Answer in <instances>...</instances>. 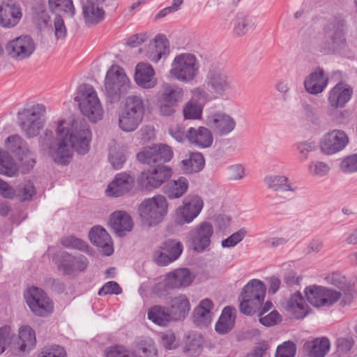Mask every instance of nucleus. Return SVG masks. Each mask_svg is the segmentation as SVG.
<instances>
[{
  "mask_svg": "<svg viewBox=\"0 0 357 357\" xmlns=\"http://www.w3.org/2000/svg\"><path fill=\"white\" fill-rule=\"evenodd\" d=\"M134 186L133 178L126 173L117 174L106 189L107 196L119 197L128 193Z\"/></svg>",
  "mask_w": 357,
  "mask_h": 357,
  "instance_id": "obj_22",
  "label": "nucleus"
},
{
  "mask_svg": "<svg viewBox=\"0 0 357 357\" xmlns=\"http://www.w3.org/2000/svg\"><path fill=\"white\" fill-rule=\"evenodd\" d=\"M357 296V291L354 285L340 291V298L338 301L341 308L348 307L352 305Z\"/></svg>",
  "mask_w": 357,
  "mask_h": 357,
  "instance_id": "obj_56",
  "label": "nucleus"
},
{
  "mask_svg": "<svg viewBox=\"0 0 357 357\" xmlns=\"http://www.w3.org/2000/svg\"><path fill=\"white\" fill-rule=\"evenodd\" d=\"M213 303L209 298H205L200 301L193 311V321L199 327L208 326L212 320Z\"/></svg>",
  "mask_w": 357,
  "mask_h": 357,
  "instance_id": "obj_29",
  "label": "nucleus"
},
{
  "mask_svg": "<svg viewBox=\"0 0 357 357\" xmlns=\"http://www.w3.org/2000/svg\"><path fill=\"white\" fill-rule=\"evenodd\" d=\"M59 257L58 268L63 271L65 275H71L75 271H83L88 266V259L82 255L73 256L66 251H62L59 254Z\"/></svg>",
  "mask_w": 357,
  "mask_h": 357,
  "instance_id": "obj_20",
  "label": "nucleus"
},
{
  "mask_svg": "<svg viewBox=\"0 0 357 357\" xmlns=\"http://www.w3.org/2000/svg\"><path fill=\"white\" fill-rule=\"evenodd\" d=\"M19 340L17 344L20 352L32 349L36 343L34 331L29 326H23L19 330Z\"/></svg>",
  "mask_w": 357,
  "mask_h": 357,
  "instance_id": "obj_41",
  "label": "nucleus"
},
{
  "mask_svg": "<svg viewBox=\"0 0 357 357\" xmlns=\"http://www.w3.org/2000/svg\"><path fill=\"white\" fill-rule=\"evenodd\" d=\"M183 89L178 85L165 83L162 86L158 98L178 105L183 100Z\"/></svg>",
  "mask_w": 357,
  "mask_h": 357,
  "instance_id": "obj_42",
  "label": "nucleus"
},
{
  "mask_svg": "<svg viewBox=\"0 0 357 357\" xmlns=\"http://www.w3.org/2000/svg\"><path fill=\"white\" fill-rule=\"evenodd\" d=\"M340 298V291L323 287L321 307H332L338 302Z\"/></svg>",
  "mask_w": 357,
  "mask_h": 357,
  "instance_id": "obj_55",
  "label": "nucleus"
},
{
  "mask_svg": "<svg viewBox=\"0 0 357 357\" xmlns=\"http://www.w3.org/2000/svg\"><path fill=\"white\" fill-rule=\"evenodd\" d=\"M123 109L144 117L145 103L142 97L137 95L129 96L126 98Z\"/></svg>",
  "mask_w": 357,
  "mask_h": 357,
  "instance_id": "obj_46",
  "label": "nucleus"
},
{
  "mask_svg": "<svg viewBox=\"0 0 357 357\" xmlns=\"http://www.w3.org/2000/svg\"><path fill=\"white\" fill-rule=\"evenodd\" d=\"M183 250V245L178 240L167 239L162 243L160 250L155 253V261L160 266H166L177 260Z\"/></svg>",
  "mask_w": 357,
  "mask_h": 357,
  "instance_id": "obj_16",
  "label": "nucleus"
},
{
  "mask_svg": "<svg viewBox=\"0 0 357 357\" xmlns=\"http://www.w3.org/2000/svg\"><path fill=\"white\" fill-rule=\"evenodd\" d=\"M188 139L199 148H208L213 142V137L210 130L200 126L198 128H190L188 130Z\"/></svg>",
  "mask_w": 357,
  "mask_h": 357,
  "instance_id": "obj_30",
  "label": "nucleus"
},
{
  "mask_svg": "<svg viewBox=\"0 0 357 357\" xmlns=\"http://www.w3.org/2000/svg\"><path fill=\"white\" fill-rule=\"evenodd\" d=\"M185 119H200L202 114V107L197 102L188 101L183 108Z\"/></svg>",
  "mask_w": 357,
  "mask_h": 357,
  "instance_id": "obj_51",
  "label": "nucleus"
},
{
  "mask_svg": "<svg viewBox=\"0 0 357 357\" xmlns=\"http://www.w3.org/2000/svg\"><path fill=\"white\" fill-rule=\"evenodd\" d=\"M129 87L130 80L123 69L118 66H112L105 79V93L110 102H118L121 96L127 93Z\"/></svg>",
  "mask_w": 357,
  "mask_h": 357,
  "instance_id": "obj_7",
  "label": "nucleus"
},
{
  "mask_svg": "<svg viewBox=\"0 0 357 357\" xmlns=\"http://www.w3.org/2000/svg\"><path fill=\"white\" fill-rule=\"evenodd\" d=\"M355 344L353 337L348 335L340 337L335 341L336 351L339 355H345L351 351Z\"/></svg>",
  "mask_w": 357,
  "mask_h": 357,
  "instance_id": "obj_57",
  "label": "nucleus"
},
{
  "mask_svg": "<svg viewBox=\"0 0 357 357\" xmlns=\"http://www.w3.org/2000/svg\"><path fill=\"white\" fill-rule=\"evenodd\" d=\"M330 341L327 337L315 338L303 344V350L309 357H324L330 349Z\"/></svg>",
  "mask_w": 357,
  "mask_h": 357,
  "instance_id": "obj_36",
  "label": "nucleus"
},
{
  "mask_svg": "<svg viewBox=\"0 0 357 357\" xmlns=\"http://www.w3.org/2000/svg\"><path fill=\"white\" fill-rule=\"evenodd\" d=\"M204 86L215 98L222 96L231 89V81L221 65L213 63L210 66Z\"/></svg>",
  "mask_w": 357,
  "mask_h": 357,
  "instance_id": "obj_9",
  "label": "nucleus"
},
{
  "mask_svg": "<svg viewBox=\"0 0 357 357\" xmlns=\"http://www.w3.org/2000/svg\"><path fill=\"white\" fill-rule=\"evenodd\" d=\"M172 148L165 144H154L144 147L137 154V160L142 164L155 166L164 165L173 158Z\"/></svg>",
  "mask_w": 357,
  "mask_h": 357,
  "instance_id": "obj_11",
  "label": "nucleus"
},
{
  "mask_svg": "<svg viewBox=\"0 0 357 357\" xmlns=\"http://www.w3.org/2000/svg\"><path fill=\"white\" fill-rule=\"evenodd\" d=\"M45 107L42 104H36L18 112L20 126L27 138L38 135L45 123Z\"/></svg>",
  "mask_w": 357,
  "mask_h": 357,
  "instance_id": "obj_6",
  "label": "nucleus"
},
{
  "mask_svg": "<svg viewBox=\"0 0 357 357\" xmlns=\"http://www.w3.org/2000/svg\"><path fill=\"white\" fill-rule=\"evenodd\" d=\"M266 291V286L261 280L252 279L248 282L238 297L241 312L248 316L257 312L262 306Z\"/></svg>",
  "mask_w": 357,
  "mask_h": 357,
  "instance_id": "obj_3",
  "label": "nucleus"
},
{
  "mask_svg": "<svg viewBox=\"0 0 357 357\" xmlns=\"http://www.w3.org/2000/svg\"><path fill=\"white\" fill-rule=\"evenodd\" d=\"M214 230L211 223L202 222L195 227L188 234V241L190 248L196 252H202L211 243Z\"/></svg>",
  "mask_w": 357,
  "mask_h": 357,
  "instance_id": "obj_12",
  "label": "nucleus"
},
{
  "mask_svg": "<svg viewBox=\"0 0 357 357\" xmlns=\"http://www.w3.org/2000/svg\"><path fill=\"white\" fill-rule=\"evenodd\" d=\"M296 351V344L292 342H285L278 346L276 350L275 357H294Z\"/></svg>",
  "mask_w": 357,
  "mask_h": 357,
  "instance_id": "obj_63",
  "label": "nucleus"
},
{
  "mask_svg": "<svg viewBox=\"0 0 357 357\" xmlns=\"http://www.w3.org/2000/svg\"><path fill=\"white\" fill-rule=\"evenodd\" d=\"M30 310L40 317L47 316L53 310V305L46 294L40 288L32 287L24 295Z\"/></svg>",
  "mask_w": 357,
  "mask_h": 357,
  "instance_id": "obj_13",
  "label": "nucleus"
},
{
  "mask_svg": "<svg viewBox=\"0 0 357 357\" xmlns=\"http://www.w3.org/2000/svg\"><path fill=\"white\" fill-rule=\"evenodd\" d=\"M89 237L93 245L102 248L105 255L109 256L114 252L111 237L103 227H93L89 232Z\"/></svg>",
  "mask_w": 357,
  "mask_h": 357,
  "instance_id": "obj_27",
  "label": "nucleus"
},
{
  "mask_svg": "<svg viewBox=\"0 0 357 357\" xmlns=\"http://www.w3.org/2000/svg\"><path fill=\"white\" fill-rule=\"evenodd\" d=\"M6 148L15 154L19 160H26L29 165L33 166L36 162L33 153L28 149L26 142L19 135H13L5 140Z\"/></svg>",
  "mask_w": 357,
  "mask_h": 357,
  "instance_id": "obj_21",
  "label": "nucleus"
},
{
  "mask_svg": "<svg viewBox=\"0 0 357 357\" xmlns=\"http://www.w3.org/2000/svg\"><path fill=\"white\" fill-rule=\"evenodd\" d=\"M206 122L216 134L220 136L229 134L236 127L235 120L229 115L222 112L213 113L208 116Z\"/></svg>",
  "mask_w": 357,
  "mask_h": 357,
  "instance_id": "obj_19",
  "label": "nucleus"
},
{
  "mask_svg": "<svg viewBox=\"0 0 357 357\" xmlns=\"http://www.w3.org/2000/svg\"><path fill=\"white\" fill-rule=\"evenodd\" d=\"M147 317L153 323L160 326H167L172 321L169 309L161 305L151 307L148 311Z\"/></svg>",
  "mask_w": 357,
  "mask_h": 357,
  "instance_id": "obj_40",
  "label": "nucleus"
},
{
  "mask_svg": "<svg viewBox=\"0 0 357 357\" xmlns=\"http://www.w3.org/2000/svg\"><path fill=\"white\" fill-rule=\"evenodd\" d=\"M348 142L349 138L344 131L333 130L323 136L320 148L323 153L332 155L344 149Z\"/></svg>",
  "mask_w": 357,
  "mask_h": 357,
  "instance_id": "obj_17",
  "label": "nucleus"
},
{
  "mask_svg": "<svg viewBox=\"0 0 357 357\" xmlns=\"http://www.w3.org/2000/svg\"><path fill=\"white\" fill-rule=\"evenodd\" d=\"M256 17L250 13H237L231 22L234 37H243L254 30L256 28Z\"/></svg>",
  "mask_w": 357,
  "mask_h": 357,
  "instance_id": "obj_23",
  "label": "nucleus"
},
{
  "mask_svg": "<svg viewBox=\"0 0 357 357\" xmlns=\"http://www.w3.org/2000/svg\"><path fill=\"white\" fill-rule=\"evenodd\" d=\"M39 357H67V354L62 347L53 345L44 348L40 352Z\"/></svg>",
  "mask_w": 357,
  "mask_h": 357,
  "instance_id": "obj_64",
  "label": "nucleus"
},
{
  "mask_svg": "<svg viewBox=\"0 0 357 357\" xmlns=\"http://www.w3.org/2000/svg\"><path fill=\"white\" fill-rule=\"evenodd\" d=\"M189 187L188 180L183 176L176 180H172L164 187V192L171 199L181 197L188 191Z\"/></svg>",
  "mask_w": 357,
  "mask_h": 357,
  "instance_id": "obj_37",
  "label": "nucleus"
},
{
  "mask_svg": "<svg viewBox=\"0 0 357 357\" xmlns=\"http://www.w3.org/2000/svg\"><path fill=\"white\" fill-rule=\"evenodd\" d=\"M203 206V200L198 195L185 197L183 205L176 211V221L181 225L192 222L200 213Z\"/></svg>",
  "mask_w": 357,
  "mask_h": 357,
  "instance_id": "obj_14",
  "label": "nucleus"
},
{
  "mask_svg": "<svg viewBox=\"0 0 357 357\" xmlns=\"http://www.w3.org/2000/svg\"><path fill=\"white\" fill-rule=\"evenodd\" d=\"M352 93L351 88L344 86L342 84H336L328 96L330 105L334 108L343 107L351 99Z\"/></svg>",
  "mask_w": 357,
  "mask_h": 357,
  "instance_id": "obj_33",
  "label": "nucleus"
},
{
  "mask_svg": "<svg viewBox=\"0 0 357 357\" xmlns=\"http://www.w3.org/2000/svg\"><path fill=\"white\" fill-rule=\"evenodd\" d=\"M172 321L183 319L190 310V303L185 295H179L171 300L170 306L168 308Z\"/></svg>",
  "mask_w": 357,
  "mask_h": 357,
  "instance_id": "obj_34",
  "label": "nucleus"
},
{
  "mask_svg": "<svg viewBox=\"0 0 357 357\" xmlns=\"http://www.w3.org/2000/svg\"><path fill=\"white\" fill-rule=\"evenodd\" d=\"M110 225L116 234L122 236L126 232L131 231L133 227L131 216L125 211H116L110 218Z\"/></svg>",
  "mask_w": 357,
  "mask_h": 357,
  "instance_id": "obj_31",
  "label": "nucleus"
},
{
  "mask_svg": "<svg viewBox=\"0 0 357 357\" xmlns=\"http://www.w3.org/2000/svg\"><path fill=\"white\" fill-rule=\"evenodd\" d=\"M56 135L54 138L53 132L46 129L39 138V146L48 151V155L56 164L68 165L74 151L80 155L89 152L92 132L85 119L77 118L70 122L59 121Z\"/></svg>",
  "mask_w": 357,
  "mask_h": 357,
  "instance_id": "obj_1",
  "label": "nucleus"
},
{
  "mask_svg": "<svg viewBox=\"0 0 357 357\" xmlns=\"http://www.w3.org/2000/svg\"><path fill=\"white\" fill-rule=\"evenodd\" d=\"M307 171L312 176L323 177L328 174L330 166L324 161L312 160L308 165Z\"/></svg>",
  "mask_w": 357,
  "mask_h": 357,
  "instance_id": "obj_52",
  "label": "nucleus"
},
{
  "mask_svg": "<svg viewBox=\"0 0 357 357\" xmlns=\"http://www.w3.org/2000/svg\"><path fill=\"white\" fill-rule=\"evenodd\" d=\"M137 347L139 351L144 355V357H155L157 355V350L153 340L150 338L139 342Z\"/></svg>",
  "mask_w": 357,
  "mask_h": 357,
  "instance_id": "obj_61",
  "label": "nucleus"
},
{
  "mask_svg": "<svg viewBox=\"0 0 357 357\" xmlns=\"http://www.w3.org/2000/svg\"><path fill=\"white\" fill-rule=\"evenodd\" d=\"M154 75L155 71L151 65L144 63L137 65L135 80L140 87L144 89L153 88L157 84Z\"/></svg>",
  "mask_w": 357,
  "mask_h": 357,
  "instance_id": "obj_28",
  "label": "nucleus"
},
{
  "mask_svg": "<svg viewBox=\"0 0 357 357\" xmlns=\"http://www.w3.org/2000/svg\"><path fill=\"white\" fill-rule=\"evenodd\" d=\"M18 168L8 153L0 149V174L13 176L17 174Z\"/></svg>",
  "mask_w": 357,
  "mask_h": 357,
  "instance_id": "obj_47",
  "label": "nucleus"
},
{
  "mask_svg": "<svg viewBox=\"0 0 357 357\" xmlns=\"http://www.w3.org/2000/svg\"><path fill=\"white\" fill-rule=\"evenodd\" d=\"M168 204L163 195H156L144 200L139 207V215L142 221L151 226L163 219L167 213Z\"/></svg>",
  "mask_w": 357,
  "mask_h": 357,
  "instance_id": "obj_8",
  "label": "nucleus"
},
{
  "mask_svg": "<svg viewBox=\"0 0 357 357\" xmlns=\"http://www.w3.org/2000/svg\"><path fill=\"white\" fill-rule=\"evenodd\" d=\"M246 234L247 231L244 228L240 229L227 238L222 240L221 245L222 248H233L240 243Z\"/></svg>",
  "mask_w": 357,
  "mask_h": 357,
  "instance_id": "obj_60",
  "label": "nucleus"
},
{
  "mask_svg": "<svg viewBox=\"0 0 357 357\" xmlns=\"http://www.w3.org/2000/svg\"><path fill=\"white\" fill-rule=\"evenodd\" d=\"M264 181L267 188L273 191L296 192L298 190V187L284 175H268Z\"/></svg>",
  "mask_w": 357,
  "mask_h": 357,
  "instance_id": "obj_32",
  "label": "nucleus"
},
{
  "mask_svg": "<svg viewBox=\"0 0 357 357\" xmlns=\"http://www.w3.org/2000/svg\"><path fill=\"white\" fill-rule=\"evenodd\" d=\"M202 338L200 335L190 334L183 347V352L192 356H198L202 351Z\"/></svg>",
  "mask_w": 357,
  "mask_h": 357,
  "instance_id": "obj_48",
  "label": "nucleus"
},
{
  "mask_svg": "<svg viewBox=\"0 0 357 357\" xmlns=\"http://www.w3.org/2000/svg\"><path fill=\"white\" fill-rule=\"evenodd\" d=\"M298 151V158L301 162H304L308 158L309 153L317 149L316 143L313 141L306 140L298 142L295 144Z\"/></svg>",
  "mask_w": 357,
  "mask_h": 357,
  "instance_id": "obj_53",
  "label": "nucleus"
},
{
  "mask_svg": "<svg viewBox=\"0 0 357 357\" xmlns=\"http://www.w3.org/2000/svg\"><path fill=\"white\" fill-rule=\"evenodd\" d=\"M50 11L56 15H61L66 17H73L75 8L73 0H48Z\"/></svg>",
  "mask_w": 357,
  "mask_h": 357,
  "instance_id": "obj_38",
  "label": "nucleus"
},
{
  "mask_svg": "<svg viewBox=\"0 0 357 357\" xmlns=\"http://www.w3.org/2000/svg\"><path fill=\"white\" fill-rule=\"evenodd\" d=\"M102 4L98 2H91L88 0L84 3L82 13L87 24L94 25L103 20L105 10L100 7Z\"/></svg>",
  "mask_w": 357,
  "mask_h": 357,
  "instance_id": "obj_35",
  "label": "nucleus"
},
{
  "mask_svg": "<svg viewBox=\"0 0 357 357\" xmlns=\"http://www.w3.org/2000/svg\"><path fill=\"white\" fill-rule=\"evenodd\" d=\"M205 160L200 153H192L188 159L183 160L180 162V167L185 174L199 172L204 167Z\"/></svg>",
  "mask_w": 357,
  "mask_h": 357,
  "instance_id": "obj_43",
  "label": "nucleus"
},
{
  "mask_svg": "<svg viewBox=\"0 0 357 357\" xmlns=\"http://www.w3.org/2000/svg\"><path fill=\"white\" fill-rule=\"evenodd\" d=\"M143 118L122 109L119 113V126L124 132H132L139 127Z\"/></svg>",
  "mask_w": 357,
  "mask_h": 357,
  "instance_id": "obj_39",
  "label": "nucleus"
},
{
  "mask_svg": "<svg viewBox=\"0 0 357 357\" xmlns=\"http://www.w3.org/2000/svg\"><path fill=\"white\" fill-rule=\"evenodd\" d=\"M142 172L137 183L141 190L151 191L160 188L172 176V169L165 165L158 164Z\"/></svg>",
  "mask_w": 357,
  "mask_h": 357,
  "instance_id": "obj_10",
  "label": "nucleus"
},
{
  "mask_svg": "<svg viewBox=\"0 0 357 357\" xmlns=\"http://www.w3.org/2000/svg\"><path fill=\"white\" fill-rule=\"evenodd\" d=\"M169 54V42L163 35H157L151 41L146 52V56L151 61L157 63Z\"/></svg>",
  "mask_w": 357,
  "mask_h": 357,
  "instance_id": "obj_26",
  "label": "nucleus"
},
{
  "mask_svg": "<svg viewBox=\"0 0 357 357\" xmlns=\"http://www.w3.org/2000/svg\"><path fill=\"white\" fill-rule=\"evenodd\" d=\"M289 307L294 311L297 319L303 318L306 315L305 300L300 293L294 294L289 302Z\"/></svg>",
  "mask_w": 357,
  "mask_h": 357,
  "instance_id": "obj_49",
  "label": "nucleus"
},
{
  "mask_svg": "<svg viewBox=\"0 0 357 357\" xmlns=\"http://www.w3.org/2000/svg\"><path fill=\"white\" fill-rule=\"evenodd\" d=\"M326 280L329 284L337 288L340 290L339 291L353 285L344 275L337 272L332 273L326 278Z\"/></svg>",
  "mask_w": 357,
  "mask_h": 357,
  "instance_id": "obj_54",
  "label": "nucleus"
},
{
  "mask_svg": "<svg viewBox=\"0 0 357 357\" xmlns=\"http://www.w3.org/2000/svg\"><path fill=\"white\" fill-rule=\"evenodd\" d=\"M22 16L19 3L13 0L3 1L0 5V24L6 28L15 26Z\"/></svg>",
  "mask_w": 357,
  "mask_h": 357,
  "instance_id": "obj_18",
  "label": "nucleus"
},
{
  "mask_svg": "<svg viewBox=\"0 0 357 357\" xmlns=\"http://www.w3.org/2000/svg\"><path fill=\"white\" fill-rule=\"evenodd\" d=\"M199 67V61L195 54L181 53L174 57L169 74L177 81L189 83L198 76Z\"/></svg>",
  "mask_w": 357,
  "mask_h": 357,
  "instance_id": "obj_5",
  "label": "nucleus"
},
{
  "mask_svg": "<svg viewBox=\"0 0 357 357\" xmlns=\"http://www.w3.org/2000/svg\"><path fill=\"white\" fill-rule=\"evenodd\" d=\"M328 77L323 69L318 68L311 73L304 81V86L307 92L317 95L321 93L326 87Z\"/></svg>",
  "mask_w": 357,
  "mask_h": 357,
  "instance_id": "obj_24",
  "label": "nucleus"
},
{
  "mask_svg": "<svg viewBox=\"0 0 357 357\" xmlns=\"http://www.w3.org/2000/svg\"><path fill=\"white\" fill-rule=\"evenodd\" d=\"M194 276L188 268H177L167 273L165 276V285L170 288L179 289L189 286L193 281Z\"/></svg>",
  "mask_w": 357,
  "mask_h": 357,
  "instance_id": "obj_25",
  "label": "nucleus"
},
{
  "mask_svg": "<svg viewBox=\"0 0 357 357\" xmlns=\"http://www.w3.org/2000/svg\"><path fill=\"white\" fill-rule=\"evenodd\" d=\"M235 310L229 306L225 307L215 324V331L220 334L229 333L234 325L235 317L233 312Z\"/></svg>",
  "mask_w": 357,
  "mask_h": 357,
  "instance_id": "obj_44",
  "label": "nucleus"
},
{
  "mask_svg": "<svg viewBox=\"0 0 357 357\" xmlns=\"http://www.w3.org/2000/svg\"><path fill=\"white\" fill-rule=\"evenodd\" d=\"M43 22L46 26H50L54 31V36L57 40H63L67 35V29L63 20V17L61 15H56L54 16L53 20V26L50 20V17L45 14L43 15Z\"/></svg>",
  "mask_w": 357,
  "mask_h": 357,
  "instance_id": "obj_45",
  "label": "nucleus"
},
{
  "mask_svg": "<svg viewBox=\"0 0 357 357\" xmlns=\"http://www.w3.org/2000/svg\"><path fill=\"white\" fill-rule=\"evenodd\" d=\"M340 168L344 173H353L357 172V154H353L344 158Z\"/></svg>",
  "mask_w": 357,
  "mask_h": 357,
  "instance_id": "obj_62",
  "label": "nucleus"
},
{
  "mask_svg": "<svg viewBox=\"0 0 357 357\" xmlns=\"http://www.w3.org/2000/svg\"><path fill=\"white\" fill-rule=\"evenodd\" d=\"M349 25L347 17L337 14L331 17L323 27V35L317 40L319 52L325 54H338L348 47L347 39Z\"/></svg>",
  "mask_w": 357,
  "mask_h": 357,
  "instance_id": "obj_2",
  "label": "nucleus"
},
{
  "mask_svg": "<svg viewBox=\"0 0 357 357\" xmlns=\"http://www.w3.org/2000/svg\"><path fill=\"white\" fill-rule=\"evenodd\" d=\"M305 296L308 302L317 307H321L323 287L310 286L305 289Z\"/></svg>",
  "mask_w": 357,
  "mask_h": 357,
  "instance_id": "obj_50",
  "label": "nucleus"
},
{
  "mask_svg": "<svg viewBox=\"0 0 357 357\" xmlns=\"http://www.w3.org/2000/svg\"><path fill=\"white\" fill-rule=\"evenodd\" d=\"M75 101L78 102L82 114L93 123L102 119L103 109L98 94L90 84H84L79 86Z\"/></svg>",
  "mask_w": 357,
  "mask_h": 357,
  "instance_id": "obj_4",
  "label": "nucleus"
},
{
  "mask_svg": "<svg viewBox=\"0 0 357 357\" xmlns=\"http://www.w3.org/2000/svg\"><path fill=\"white\" fill-rule=\"evenodd\" d=\"M61 243L66 248H72L84 251L87 248L86 243L74 236H68L61 239Z\"/></svg>",
  "mask_w": 357,
  "mask_h": 357,
  "instance_id": "obj_59",
  "label": "nucleus"
},
{
  "mask_svg": "<svg viewBox=\"0 0 357 357\" xmlns=\"http://www.w3.org/2000/svg\"><path fill=\"white\" fill-rule=\"evenodd\" d=\"M35 194V188L31 181H26L16 188V197L20 201L30 199Z\"/></svg>",
  "mask_w": 357,
  "mask_h": 357,
  "instance_id": "obj_58",
  "label": "nucleus"
},
{
  "mask_svg": "<svg viewBox=\"0 0 357 357\" xmlns=\"http://www.w3.org/2000/svg\"><path fill=\"white\" fill-rule=\"evenodd\" d=\"M35 49V43L29 36L17 37L8 42L6 46V51L9 56L16 61H22L29 58Z\"/></svg>",
  "mask_w": 357,
  "mask_h": 357,
  "instance_id": "obj_15",
  "label": "nucleus"
}]
</instances>
